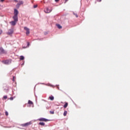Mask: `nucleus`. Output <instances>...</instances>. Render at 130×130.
<instances>
[{"mask_svg": "<svg viewBox=\"0 0 130 130\" xmlns=\"http://www.w3.org/2000/svg\"><path fill=\"white\" fill-rule=\"evenodd\" d=\"M13 18L14 21L10 22V23L11 24L12 26H15V25H16V23H17V8L14 9V16Z\"/></svg>", "mask_w": 130, "mask_h": 130, "instance_id": "f257e3e1", "label": "nucleus"}, {"mask_svg": "<svg viewBox=\"0 0 130 130\" xmlns=\"http://www.w3.org/2000/svg\"><path fill=\"white\" fill-rule=\"evenodd\" d=\"M8 52L3 49V47H0V55H6Z\"/></svg>", "mask_w": 130, "mask_h": 130, "instance_id": "f03ea898", "label": "nucleus"}, {"mask_svg": "<svg viewBox=\"0 0 130 130\" xmlns=\"http://www.w3.org/2000/svg\"><path fill=\"white\" fill-rule=\"evenodd\" d=\"M3 63H4V64H6V65H9V64H11L12 63V59H7V60H5L3 61Z\"/></svg>", "mask_w": 130, "mask_h": 130, "instance_id": "7ed1b4c3", "label": "nucleus"}, {"mask_svg": "<svg viewBox=\"0 0 130 130\" xmlns=\"http://www.w3.org/2000/svg\"><path fill=\"white\" fill-rule=\"evenodd\" d=\"M14 33V29L11 28L7 32V35H12Z\"/></svg>", "mask_w": 130, "mask_h": 130, "instance_id": "20e7f679", "label": "nucleus"}, {"mask_svg": "<svg viewBox=\"0 0 130 130\" xmlns=\"http://www.w3.org/2000/svg\"><path fill=\"white\" fill-rule=\"evenodd\" d=\"M24 29L26 31V35H29L30 34V29L27 27H24Z\"/></svg>", "mask_w": 130, "mask_h": 130, "instance_id": "39448f33", "label": "nucleus"}, {"mask_svg": "<svg viewBox=\"0 0 130 130\" xmlns=\"http://www.w3.org/2000/svg\"><path fill=\"white\" fill-rule=\"evenodd\" d=\"M24 4V2L22 1H17V8H19L20 6L23 5Z\"/></svg>", "mask_w": 130, "mask_h": 130, "instance_id": "423d86ee", "label": "nucleus"}, {"mask_svg": "<svg viewBox=\"0 0 130 130\" xmlns=\"http://www.w3.org/2000/svg\"><path fill=\"white\" fill-rule=\"evenodd\" d=\"M15 79H16V76H13V79H12V81H13V86H14V87H16L17 86V83H16V82H15Z\"/></svg>", "mask_w": 130, "mask_h": 130, "instance_id": "0eeeda50", "label": "nucleus"}, {"mask_svg": "<svg viewBox=\"0 0 130 130\" xmlns=\"http://www.w3.org/2000/svg\"><path fill=\"white\" fill-rule=\"evenodd\" d=\"M39 121H45V122L47 121H49V120L44 118H41L39 119Z\"/></svg>", "mask_w": 130, "mask_h": 130, "instance_id": "6e6552de", "label": "nucleus"}, {"mask_svg": "<svg viewBox=\"0 0 130 130\" xmlns=\"http://www.w3.org/2000/svg\"><path fill=\"white\" fill-rule=\"evenodd\" d=\"M31 122H28L22 124L23 126H29L31 124Z\"/></svg>", "mask_w": 130, "mask_h": 130, "instance_id": "1a4fd4ad", "label": "nucleus"}, {"mask_svg": "<svg viewBox=\"0 0 130 130\" xmlns=\"http://www.w3.org/2000/svg\"><path fill=\"white\" fill-rule=\"evenodd\" d=\"M51 11H52V10H49V8H47L46 10L45 11V13H50V12H51Z\"/></svg>", "mask_w": 130, "mask_h": 130, "instance_id": "9d476101", "label": "nucleus"}, {"mask_svg": "<svg viewBox=\"0 0 130 130\" xmlns=\"http://www.w3.org/2000/svg\"><path fill=\"white\" fill-rule=\"evenodd\" d=\"M11 124L12 125H11V126H10V127H15V125H16V123H15V122H11Z\"/></svg>", "mask_w": 130, "mask_h": 130, "instance_id": "9b49d317", "label": "nucleus"}, {"mask_svg": "<svg viewBox=\"0 0 130 130\" xmlns=\"http://www.w3.org/2000/svg\"><path fill=\"white\" fill-rule=\"evenodd\" d=\"M49 99H50V100H51L52 101L54 100V97H53V96L51 95V96H50L49 97Z\"/></svg>", "mask_w": 130, "mask_h": 130, "instance_id": "f8f14e48", "label": "nucleus"}, {"mask_svg": "<svg viewBox=\"0 0 130 130\" xmlns=\"http://www.w3.org/2000/svg\"><path fill=\"white\" fill-rule=\"evenodd\" d=\"M68 105H69V103L65 102V104L64 105L63 107L64 108H67V107H68Z\"/></svg>", "mask_w": 130, "mask_h": 130, "instance_id": "ddd939ff", "label": "nucleus"}, {"mask_svg": "<svg viewBox=\"0 0 130 130\" xmlns=\"http://www.w3.org/2000/svg\"><path fill=\"white\" fill-rule=\"evenodd\" d=\"M56 26L58 29H61L62 28V26H61L60 24H56Z\"/></svg>", "mask_w": 130, "mask_h": 130, "instance_id": "4468645a", "label": "nucleus"}, {"mask_svg": "<svg viewBox=\"0 0 130 130\" xmlns=\"http://www.w3.org/2000/svg\"><path fill=\"white\" fill-rule=\"evenodd\" d=\"M28 104H29L30 105H33V102L29 100L28 102Z\"/></svg>", "mask_w": 130, "mask_h": 130, "instance_id": "2eb2a0df", "label": "nucleus"}, {"mask_svg": "<svg viewBox=\"0 0 130 130\" xmlns=\"http://www.w3.org/2000/svg\"><path fill=\"white\" fill-rule=\"evenodd\" d=\"M39 124H40V125H42V126L45 125V123L44 122H40Z\"/></svg>", "mask_w": 130, "mask_h": 130, "instance_id": "dca6fc26", "label": "nucleus"}, {"mask_svg": "<svg viewBox=\"0 0 130 130\" xmlns=\"http://www.w3.org/2000/svg\"><path fill=\"white\" fill-rule=\"evenodd\" d=\"M25 58V57H24L23 56H21L20 57V60H24V59Z\"/></svg>", "mask_w": 130, "mask_h": 130, "instance_id": "f3484780", "label": "nucleus"}, {"mask_svg": "<svg viewBox=\"0 0 130 130\" xmlns=\"http://www.w3.org/2000/svg\"><path fill=\"white\" fill-rule=\"evenodd\" d=\"M68 114V111H64V113H63V115L64 116H67V115Z\"/></svg>", "mask_w": 130, "mask_h": 130, "instance_id": "a211bd4d", "label": "nucleus"}, {"mask_svg": "<svg viewBox=\"0 0 130 130\" xmlns=\"http://www.w3.org/2000/svg\"><path fill=\"white\" fill-rule=\"evenodd\" d=\"M3 99H4L5 100H7V99H8V96L7 95H4L3 96Z\"/></svg>", "mask_w": 130, "mask_h": 130, "instance_id": "6ab92c4d", "label": "nucleus"}, {"mask_svg": "<svg viewBox=\"0 0 130 130\" xmlns=\"http://www.w3.org/2000/svg\"><path fill=\"white\" fill-rule=\"evenodd\" d=\"M27 46L26 47H24V48H27V47H29V45H30V43L29 42L27 43Z\"/></svg>", "mask_w": 130, "mask_h": 130, "instance_id": "aec40b11", "label": "nucleus"}, {"mask_svg": "<svg viewBox=\"0 0 130 130\" xmlns=\"http://www.w3.org/2000/svg\"><path fill=\"white\" fill-rule=\"evenodd\" d=\"M5 115H6V116H8V115H9V113L8 112V111L5 112Z\"/></svg>", "mask_w": 130, "mask_h": 130, "instance_id": "412c9836", "label": "nucleus"}, {"mask_svg": "<svg viewBox=\"0 0 130 130\" xmlns=\"http://www.w3.org/2000/svg\"><path fill=\"white\" fill-rule=\"evenodd\" d=\"M73 14H74V15L75 16H76V18H78V17H79V16H78V14H76V13H73Z\"/></svg>", "mask_w": 130, "mask_h": 130, "instance_id": "4be33fe9", "label": "nucleus"}, {"mask_svg": "<svg viewBox=\"0 0 130 130\" xmlns=\"http://www.w3.org/2000/svg\"><path fill=\"white\" fill-rule=\"evenodd\" d=\"M50 113L51 114H54V111H50Z\"/></svg>", "mask_w": 130, "mask_h": 130, "instance_id": "5701e85b", "label": "nucleus"}, {"mask_svg": "<svg viewBox=\"0 0 130 130\" xmlns=\"http://www.w3.org/2000/svg\"><path fill=\"white\" fill-rule=\"evenodd\" d=\"M37 7H38V5H37L34 6V9H36V8H37Z\"/></svg>", "mask_w": 130, "mask_h": 130, "instance_id": "b1692460", "label": "nucleus"}, {"mask_svg": "<svg viewBox=\"0 0 130 130\" xmlns=\"http://www.w3.org/2000/svg\"><path fill=\"white\" fill-rule=\"evenodd\" d=\"M10 100H14V97H11Z\"/></svg>", "mask_w": 130, "mask_h": 130, "instance_id": "393cba45", "label": "nucleus"}, {"mask_svg": "<svg viewBox=\"0 0 130 130\" xmlns=\"http://www.w3.org/2000/svg\"><path fill=\"white\" fill-rule=\"evenodd\" d=\"M2 33H3V30L1 29H0V35L1 34H2Z\"/></svg>", "mask_w": 130, "mask_h": 130, "instance_id": "a878e982", "label": "nucleus"}, {"mask_svg": "<svg viewBox=\"0 0 130 130\" xmlns=\"http://www.w3.org/2000/svg\"><path fill=\"white\" fill-rule=\"evenodd\" d=\"M1 3H4V2H5V0H0Z\"/></svg>", "mask_w": 130, "mask_h": 130, "instance_id": "bb28decb", "label": "nucleus"}, {"mask_svg": "<svg viewBox=\"0 0 130 130\" xmlns=\"http://www.w3.org/2000/svg\"><path fill=\"white\" fill-rule=\"evenodd\" d=\"M55 2H56V3H58V2H59V0H55Z\"/></svg>", "mask_w": 130, "mask_h": 130, "instance_id": "cd10ccee", "label": "nucleus"}, {"mask_svg": "<svg viewBox=\"0 0 130 130\" xmlns=\"http://www.w3.org/2000/svg\"><path fill=\"white\" fill-rule=\"evenodd\" d=\"M99 3H101L102 2V0H97Z\"/></svg>", "mask_w": 130, "mask_h": 130, "instance_id": "c85d7f7f", "label": "nucleus"}, {"mask_svg": "<svg viewBox=\"0 0 130 130\" xmlns=\"http://www.w3.org/2000/svg\"><path fill=\"white\" fill-rule=\"evenodd\" d=\"M68 1H69V0H65V3H67V2H68Z\"/></svg>", "mask_w": 130, "mask_h": 130, "instance_id": "c756f323", "label": "nucleus"}, {"mask_svg": "<svg viewBox=\"0 0 130 130\" xmlns=\"http://www.w3.org/2000/svg\"><path fill=\"white\" fill-rule=\"evenodd\" d=\"M18 11H17V14L18 15Z\"/></svg>", "mask_w": 130, "mask_h": 130, "instance_id": "7c9ffc66", "label": "nucleus"}, {"mask_svg": "<svg viewBox=\"0 0 130 130\" xmlns=\"http://www.w3.org/2000/svg\"><path fill=\"white\" fill-rule=\"evenodd\" d=\"M15 2H17V0H15Z\"/></svg>", "mask_w": 130, "mask_h": 130, "instance_id": "2f4dec72", "label": "nucleus"}, {"mask_svg": "<svg viewBox=\"0 0 130 130\" xmlns=\"http://www.w3.org/2000/svg\"><path fill=\"white\" fill-rule=\"evenodd\" d=\"M6 90H8V88H7V89H6Z\"/></svg>", "mask_w": 130, "mask_h": 130, "instance_id": "473e14b6", "label": "nucleus"}]
</instances>
